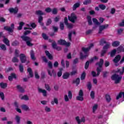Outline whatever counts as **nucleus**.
<instances>
[{
    "label": "nucleus",
    "instance_id": "f257e3e1",
    "mask_svg": "<svg viewBox=\"0 0 124 124\" xmlns=\"http://www.w3.org/2000/svg\"><path fill=\"white\" fill-rule=\"evenodd\" d=\"M103 62H104V61L103 59L100 60V62L96 64L98 67L97 68V74L94 71H93L92 74L93 77L95 76H98L100 74V71H101V67H102V65L103 64Z\"/></svg>",
    "mask_w": 124,
    "mask_h": 124
},
{
    "label": "nucleus",
    "instance_id": "f03ea898",
    "mask_svg": "<svg viewBox=\"0 0 124 124\" xmlns=\"http://www.w3.org/2000/svg\"><path fill=\"white\" fill-rule=\"evenodd\" d=\"M90 49H91L90 47L82 48V50L84 55H83V53H80V59L81 60H83V59H86V58L89 56V51H90Z\"/></svg>",
    "mask_w": 124,
    "mask_h": 124
},
{
    "label": "nucleus",
    "instance_id": "7ed1b4c3",
    "mask_svg": "<svg viewBox=\"0 0 124 124\" xmlns=\"http://www.w3.org/2000/svg\"><path fill=\"white\" fill-rule=\"evenodd\" d=\"M111 79L113 81H114L115 84H119L121 82V80H122V77L117 75H113L111 77Z\"/></svg>",
    "mask_w": 124,
    "mask_h": 124
},
{
    "label": "nucleus",
    "instance_id": "20e7f679",
    "mask_svg": "<svg viewBox=\"0 0 124 124\" xmlns=\"http://www.w3.org/2000/svg\"><path fill=\"white\" fill-rule=\"evenodd\" d=\"M21 38L24 41L26 42V44L28 46H32V44L31 43V39L28 36H22Z\"/></svg>",
    "mask_w": 124,
    "mask_h": 124
},
{
    "label": "nucleus",
    "instance_id": "39448f33",
    "mask_svg": "<svg viewBox=\"0 0 124 124\" xmlns=\"http://www.w3.org/2000/svg\"><path fill=\"white\" fill-rule=\"evenodd\" d=\"M116 52L118 53H120V52H124V47H119L117 48V50H116V49H113L111 52L110 57H113V56H115V54H116Z\"/></svg>",
    "mask_w": 124,
    "mask_h": 124
},
{
    "label": "nucleus",
    "instance_id": "423d86ee",
    "mask_svg": "<svg viewBox=\"0 0 124 124\" xmlns=\"http://www.w3.org/2000/svg\"><path fill=\"white\" fill-rule=\"evenodd\" d=\"M68 19L72 23H75V21H76L77 19V16H76L75 14L72 13L70 16H68Z\"/></svg>",
    "mask_w": 124,
    "mask_h": 124
},
{
    "label": "nucleus",
    "instance_id": "0eeeda50",
    "mask_svg": "<svg viewBox=\"0 0 124 124\" xmlns=\"http://www.w3.org/2000/svg\"><path fill=\"white\" fill-rule=\"evenodd\" d=\"M83 95H84V93H83V91L80 90L78 93V96L77 97V100H79L80 101H83L84 100V98L83 97Z\"/></svg>",
    "mask_w": 124,
    "mask_h": 124
},
{
    "label": "nucleus",
    "instance_id": "6e6552de",
    "mask_svg": "<svg viewBox=\"0 0 124 124\" xmlns=\"http://www.w3.org/2000/svg\"><path fill=\"white\" fill-rule=\"evenodd\" d=\"M72 98V93L71 92V91L68 92V95H65L64 96V99L66 102H68V101H69V99H71Z\"/></svg>",
    "mask_w": 124,
    "mask_h": 124
},
{
    "label": "nucleus",
    "instance_id": "1a4fd4ad",
    "mask_svg": "<svg viewBox=\"0 0 124 124\" xmlns=\"http://www.w3.org/2000/svg\"><path fill=\"white\" fill-rule=\"evenodd\" d=\"M58 42L59 44H60V45H65L66 46H70V43H66V42L64 40H58Z\"/></svg>",
    "mask_w": 124,
    "mask_h": 124
},
{
    "label": "nucleus",
    "instance_id": "9d476101",
    "mask_svg": "<svg viewBox=\"0 0 124 124\" xmlns=\"http://www.w3.org/2000/svg\"><path fill=\"white\" fill-rule=\"evenodd\" d=\"M4 29L9 32H12L14 30V24H11V27L6 26L4 28Z\"/></svg>",
    "mask_w": 124,
    "mask_h": 124
},
{
    "label": "nucleus",
    "instance_id": "9b49d317",
    "mask_svg": "<svg viewBox=\"0 0 124 124\" xmlns=\"http://www.w3.org/2000/svg\"><path fill=\"white\" fill-rule=\"evenodd\" d=\"M109 27V25L105 24L104 25L100 26L99 27V33H101V31H103V30H106Z\"/></svg>",
    "mask_w": 124,
    "mask_h": 124
},
{
    "label": "nucleus",
    "instance_id": "f8f14e48",
    "mask_svg": "<svg viewBox=\"0 0 124 124\" xmlns=\"http://www.w3.org/2000/svg\"><path fill=\"white\" fill-rule=\"evenodd\" d=\"M20 60L21 62H26V61H27V58H26V56L25 55V54H20Z\"/></svg>",
    "mask_w": 124,
    "mask_h": 124
},
{
    "label": "nucleus",
    "instance_id": "ddd939ff",
    "mask_svg": "<svg viewBox=\"0 0 124 124\" xmlns=\"http://www.w3.org/2000/svg\"><path fill=\"white\" fill-rule=\"evenodd\" d=\"M68 21V20H67V17H65L64 23H65V24L67 25V28H68V29H71L72 28H73V25L71 24H68L67 23Z\"/></svg>",
    "mask_w": 124,
    "mask_h": 124
},
{
    "label": "nucleus",
    "instance_id": "4468645a",
    "mask_svg": "<svg viewBox=\"0 0 124 124\" xmlns=\"http://www.w3.org/2000/svg\"><path fill=\"white\" fill-rule=\"evenodd\" d=\"M76 120L78 123V124H80L81 123H84L85 120V117H82L80 120V118H79L78 116H77L76 117Z\"/></svg>",
    "mask_w": 124,
    "mask_h": 124
},
{
    "label": "nucleus",
    "instance_id": "2eb2a0df",
    "mask_svg": "<svg viewBox=\"0 0 124 124\" xmlns=\"http://www.w3.org/2000/svg\"><path fill=\"white\" fill-rule=\"evenodd\" d=\"M9 11L10 13H14V14H16L17 12H18V8L16 7L15 8H11L9 9Z\"/></svg>",
    "mask_w": 124,
    "mask_h": 124
},
{
    "label": "nucleus",
    "instance_id": "dca6fc26",
    "mask_svg": "<svg viewBox=\"0 0 124 124\" xmlns=\"http://www.w3.org/2000/svg\"><path fill=\"white\" fill-rule=\"evenodd\" d=\"M100 44L101 45H102V44H106L107 46H110L111 45V44L110 43H107L106 42V41L104 39H102L100 41Z\"/></svg>",
    "mask_w": 124,
    "mask_h": 124
},
{
    "label": "nucleus",
    "instance_id": "f3484780",
    "mask_svg": "<svg viewBox=\"0 0 124 124\" xmlns=\"http://www.w3.org/2000/svg\"><path fill=\"white\" fill-rule=\"evenodd\" d=\"M14 105L16 108L17 112H18V113H22V111L21 110V109L19 108L18 107H19V104L18 103L15 102L14 103Z\"/></svg>",
    "mask_w": 124,
    "mask_h": 124
},
{
    "label": "nucleus",
    "instance_id": "a211bd4d",
    "mask_svg": "<svg viewBox=\"0 0 124 124\" xmlns=\"http://www.w3.org/2000/svg\"><path fill=\"white\" fill-rule=\"evenodd\" d=\"M3 42H4V43H5L7 46H10V45L9 44V40H8V39H7V38H5L4 36H3Z\"/></svg>",
    "mask_w": 124,
    "mask_h": 124
},
{
    "label": "nucleus",
    "instance_id": "6ab92c4d",
    "mask_svg": "<svg viewBox=\"0 0 124 124\" xmlns=\"http://www.w3.org/2000/svg\"><path fill=\"white\" fill-rule=\"evenodd\" d=\"M45 53L49 60H53V56L52 54H50L49 51L46 50Z\"/></svg>",
    "mask_w": 124,
    "mask_h": 124
},
{
    "label": "nucleus",
    "instance_id": "aec40b11",
    "mask_svg": "<svg viewBox=\"0 0 124 124\" xmlns=\"http://www.w3.org/2000/svg\"><path fill=\"white\" fill-rule=\"evenodd\" d=\"M21 107L25 111H30V108L27 105H22Z\"/></svg>",
    "mask_w": 124,
    "mask_h": 124
},
{
    "label": "nucleus",
    "instance_id": "412c9836",
    "mask_svg": "<svg viewBox=\"0 0 124 124\" xmlns=\"http://www.w3.org/2000/svg\"><path fill=\"white\" fill-rule=\"evenodd\" d=\"M112 46L113 47H118L120 46V42L118 41H115L112 42Z\"/></svg>",
    "mask_w": 124,
    "mask_h": 124
},
{
    "label": "nucleus",
    "instance_id": "4be33fe9",
    "mask_svg": "<svg viewBox=\"0 0 124 124\" xmlns=\"http://www.w3.org/2000/svg\"><path fill=\"white\" fill-rule=\"evenodd\" d=\"M38 92L39 93H43V95L44 96H46V91L45 90H43L41 88H39L38 89Z\"/></svg>",
    "mask_w": 124,
    "mask_h": 124
},
{
    "label": "nucleus",
    "instance_id": "5701e85b",
    "mask_svg": "<svg viewBox=\"0 0 124 124\" xmlns=\"http://www.w3.org/2000/svg\"><path fill=\"white\" fill-rule=\"evenodd\" d=\"M70 74L69 73H65L63 74V79H68L69 78Z\"/></svg>",
    "mask_w": 124,
    "mask_h": 124
},
{
    "label": "nucleus",
    "instance_id": "b1692460",
    "mask_svg": "<svg viewBox=\"0 0 124 124\" xmlns=\"http://www.w3.org/2000/svg\"><path fill=\"white\" fill-rule=\"evenodd\" d=\"M27 71L29 73L30 77H33V74H32V71L31 70V68H28L27 69Z\"/></svg>",
    "mask_w": 124,
    "mask_h": 124
},
{
    "label": "nucleus",
    "instance_id": "393cba45",
    "mask_svg": "<svg viewBox=\"0 0 124 124\" xmlns=\"http://www.w3.org/2000/svg\"><path fill=\"white\" fill-rule=\"evenodd\" d=\"M121 60V56L120 55H117L115 59L113 60L114 62H118L119 61Z\"/></svg>",
    "mask_w": 124,
    "mask_h": 124
},
{
    "label": "nucleus",
    "instance_id": "a878e982",
    "mask_svg": "<svg viewBox=\"0 0 124 124\" xmlns=\"http://www.w3.org/2000/svg\"><path fill=\"white\" fill-rule=\"evenodd\" d=\"M87 21L88 22L89 25H92L93 21H92V17L90 16H87Z\"/></svg>",
    "mask_w": 124,
    "mask_h": 124
},
{
    "label": "nucleus",
    "instance_id": "bb28decb",
    "mask_svg": "<svg viewBox=\"0 0 124 124\" xmlns=\"http://www.w3.org/2000/svg\"><path fill=\"white\" fill-rule=\"evenodd\" d=\"M80 6V3H76L73 7V10H76L77 8H78Z\"/></svg>",
    "mask_w": 124,
    "mask_h": 124
},
{
    "label": "nucleus",
    "instance_id": "cd10ccee",
    "mask_svg": "<svg viewBox=\"0 0 124 124\" xmlns=\"http://www.w3.org/2000/svg\"><path fill=\"white\" fill-rule=\"evenodd\" d=\"M13 78H16V75H15V74H12L11 76H9V80L12 81Z\"/></svg>",
    "mask_w": 124,
    "mask_h": 124
},
{
    "label": "nucleus",
    "instance_id": "c85d7f7f",
    "mask_svg": "<svg viewBox=\"0 0 124 124\" xmlns=\"http://www.w3.org/2000/svg\"><path fill=\"white\" fill-rule=\"evenodd\" d=\"M108 47H103V50L102 51L101 56H103L104 54L107 52V50H108Z\"/></svg>",
    "mask_w": 124,
    "mask_h": 124
},
{
    "label": "nucleus",
    "instance_id": "c756f323",
    "mask_svg": "<svg viewBox=\"0 0 124 124\" xmlns=\"http://www.w3.org/2000/svg\"><path fill=\"white\" fill-rule=\"evenodd\" d=\"M93 23L95 24V25H97L98 26H99L100 25V23L98 22V20L96 18H93Z\"/></svg>",
    "mask_w": 124,
    "mask_h": 124
},
{
    "label": "nucleus",
    "instance_id": "7c9ffc66",
    "mask_svg": "<svg viewBox=\"0 0 124 124\" xmlns=\"http://www.w3.org/2000/svg\"><path fill=\"white\" fill-rule=\"evenodd\" d=\"M55 103V104H58L59 103V101L57 98H54L53 101L51 102V104L52 105H54Z\"/></svg>",
    "mask_w": 124,
    "mask_h": 124
},
{
    "label": "nucleus",
    "instance_id": "2f4dec72",
    "mask_svg": "<svg viewBox=\"0 0 124 124\" xmlns=\"http://www.w3.org/2000/svg\"><path fill=\"white\" fill-rule=\"evenodd\" d=\"M16 88L17 90H18V91L20 92V93H24V92H25V90L20 85H17L16 86Z\"/></svg>",
    "mask_w": 124,
    "mask_h": 124
},
{
    "label": "nucleus",
    "instance_id": "473e14b6",
    "mask_svg": "<svg viewBox=\"0 0 124 124\" xmlns=\"http://www.w3.org/2000/svg\"><path fill=\"white\" fill-rule=\"evenodd\" d=\"M15 120L17 123V124H20V120H21V117L19 116V115H16Z\"/></svg>",
    "mask_w": 124,
    "mask_h": 124
},
{
    "label": "nucleus",
    "instance_id": "72a5a7b5",
    "mask_svg": "<svg viewBox=\"0 0 124 124\" xmlns=\"http://www.w3.org/2000/svg\"><path fill=\"white\" fill-rule=\"evenodd\" d=\"M123 95V97L124 98V92H121L116 97V99H119V98H121V97H122V96Z\"/></svg>",
    "mask_w": 124,
    "mask_h": 124
},
{
    "label": "nucleus",
    "instance_id": "f704fd0d",
    "mask_svg": "<svg viewBox=\"0 0 124 124\" xmlns=\"http://www.w3.org/2000/svg\"><path fill=\"white\" fill-rule=\"evenodd\" d=\"M0 86L2 89H5L7 87V84L2 82L0 83Z\"/></svg>",
    "mask_w": 124,
    "mask_h": 124
},
{
    "label": "nucleus",
    "instance_id": "c9c22d12",
    "mask_svg": "<svg viewBox=\"0 0 124 124\" xmlns=\"http://www.w3.org/2000/svg\"><path fill=\"white\" fill-rule=\"evenodd\" d=\"M31 59L33 61L35 60V57H34V53L32 50L31 51Z\"/></svg>",
    "mask_w": 124,
    "mask_h": 124
},
{
    "label": "nucleus",
    "instance_id": "e433bc0d",
    "mask_svg": "<svg viewBox=\"0 0 124 124\" xmlns=\"http://www.w3.org/2000/svg\"><path fill=\"white\" fill-rule=\"evenodd\" d=\"M21 99H23L24 100H29V96L27 95H24L22 97H20Z\"/></svg>",
    "mask_w": 124,
    "mask_h": 124
},
{
    "label": "nucleus",
    "instance_id": "4c0bfd02",
    "mask_svg": "<svg viewBox=\"0 0 124 124\" xmlns=\"http://www.w3.org/2000/svg\"><path fill=\"white\" fill-rule=\"evenodd\" d=\"M43 20V17H42V16L39 17L38 22L40 24L41 26H43V23L41 22H42Z\"/></svg>",
    "mask_w": 124,
    "mask_h": 124
},
{
    "label": "nucleus",
    "instance_id": "58836bf2",
    "mask_svg": "<svg viewBox=\"0 0 124 124\" xmlns=\"http://www.w3.org/2000/svg\"><path fill=\"white\" fill-rule=\"evenodd\" d=\"M97 107H98V105H97V104H95L93 105V113H94V112H95V111H96V110L97 109Z\"/></svg>",
    "mask_w": 124,
    "mask_h": 124
},
{
    "label": "nucleus",
    "instance_id": "ea45409f",
    "mask_svg": "<svg viewBox=\"0 0 124 124\" xmlns=\"http://www.w3.org/2000/svg\"><path fill=\"white\" fill-rule=\"evenodd\" d=\"M25 25V23L24 22H20L19 23V26L18 27V30L19 31L22 30V28H23V26Z\"/></svg>",
    "mask_w": 124,
    "mask_h": 124
},
{
    "label": "nucleus",
    "instance_id": "a19ab883",
    "mask_svg": "<svg viewBox=\"0 0 124 124\" xmlns=\"http://www.w3.org/2000/svg\"><path fill=\"white\" fill-rule=\"evenodd\" d=\"M106 99L108 102H110V101H111V97H110V95L108 94L106 95Z\"/></svg>",
    "mask_w": 124,
    "mask_h": 124
},
{
    "label": "nucleus",
    "instance_id": "79ce46f5",
    "mask_svg": "<svg viewBox=\"0 0 124 124\" xmlns=\"http://www.w3.org/2000/svg\"><path fill=\"white\" fill-rule=\"evenodd\" d=\"M99 7L100 9H102V10H105V9H106V6L103 4L99 5Z\"/></svg>",
    "mask_w": 124,
    "mask_h": 124
},
{
    "label": "nucleus",
    "instance_id": "37998d69",
    "mask_svg": "<svg viewBox=\"0 0 124 124\" xmlns=\"http://www.w3.org/2000/svg\"><path fill=\"white\" fill-rule=\"evenodd\" d=\"M72 34H75V31L71 32L68 34V38L69 40H71V35H72Z\"/></svg>",
    "mask_w": 124,
    "mask_h": 124
},
{
    "label": "nucleus",
    "instance_id": "c03bdc74",
    "mask_svg": "<svg viewBox=\"0 0 124 124\" xmlns=\"http://www.w3.org/2000/svg\"><path fill=\"white\" fill-rule=\"evenodd\" d=\"M85 78H86V73L84 72L81 76L80 79L81 80H84V79H85Z\"/></svg>",
    "mask_w": 124,
    "mask_h": 124
},
{
    "label": "nucleus",
    "instance_id": "a18cd8bd",
    "mask_svg": "<svg viewBox=\"0 0 124 124\" xmlns=\"http://www.w3.org/2000/svg\"><path fill=\"white\" fill-rule=\"evenodd\" d=\"M36 14L37 15H43V14H44V13L40 10L36 11Z\"/></svg>",
    "mask_w": 124,
    "mask_h": 124
},
{
    "label": "nucleus",
    "instance_id": "49530a36",
    "mask_svg": "<svg viewBox=\"0 0 124 124\" xmlns=\"http://www.w3.org/2000/svg\"><path fill=\"white\" fill-rule=\"evenodd\" d=\"M74 83L76 84L77 86H78V85H79V83H80V78H77L76 80L74 81Z\"/></svg>",
    "mask_w": 124,
    "mask_h": 124
},
{
    "label": "nucleus",
    "instance_id": "de8ad7c7",
    "mask_svg": "<svg viewBox=\"0 0 124 124\" xmlns=\"http://www.w3.org/2000/svg\"><path fill=\"white\" fill-rule=\"evenodd\" d=\"M19 44V42L15 41L12 43L13 46H17Z\"/></svg>",
    "mask_w": 124,
    "mask_h": 124
},
{
    "label": "nucleus",
    "instance_id": "09e8293b",
    "mask_svg": "<svg viewBox=\"0 0 124 124\" xmlns=\"http://www.w3.org/2000/svg\"><path fill=\"white\" fill-rule=\"evenodd\" d=\"M116 12V9L114 8H112L110 9V14H115Z\"/></svg>",
    "mask_w": 124,
    "mask_h": 124
},
{
    "label": "nucleus",
    "instance_id": "8fccbe9b",
    "mask_svg": "<svg viewBox=\"0 0 124 124\" xmlns=\"http://www.w3.org/2000/svg\"><path fill=\"white\" fill-rule=\"evenodd\" d=\"M91 2H92V1H91V0H86L84 1L83 4L86 5L87 4H89V3H91Z\"/></svg>",
    "mask_w": 124,
    "mask_h": 124
},
{
    "label": "nucleus",
    "instance_id": "3c124183",
    "mask_svg": "<svg viewBox=\"0 0 124 124\" xmlns=\"http://www.w3.org/2000/svg\"><path fill=\"white\" fill-rule=\"evenodd\" d=\"M42 37L45 39V40H47L48 39V36H47V35L45 33H43L42 34Z\"/></svg>",
    "mask_w": 124,
    "mask_h": 124
},
{
    "label": "nucleus",
    "instance_id": "603ef678",
    "mask_svg": "<svg viewBox=\"0 0 124 124\" xmlns=\"http://www.w3.org/2000/svg\"><path fill=\"white\" fill-rule=\"evenodd\" d=\"M89 65H90V62L89 61H87L85 65V69H88V67H89Z\"/></svg>",
    "mask_w": 124,
    "mask_h": 124
},
{
    "label": "nucleus",
    "instance_id": "864d4df0",
    "mask_svg": "<svg viewBox=\"0 0 124 124\" xmlns=\"http://www.w3.org/2000/svg\"><path fill=\"white\" fill-rule=\"evenodd\" d=\"M0 97H1L2 100L4 99V94L2 92L0 93Z\"/></svg>",
    "mask_w": 124,
    "mask_h": 124
},
{
    "label": "nucleus",
    "instance_id": "5fc2aeb1",
    "mask_svg": "<svg viewBox=\"0 0 124 124\" xmlns=\"http://www.w3.org/2000/svg\"><path fill=\"white\" fill-rule=\"evenodd\" d=\"M62 69H60V71L58 73V77H61V76L62 75Z\"/></svg>",
    "mask_w": 124,
    "mask_h": 124
},
{
    "label": "nucleus",
    "instance_id": "6e6d98bb",
    "mask_svg": "<svg viewBox=\"0 0 124 124\" xmlns=\"http://www.w3.org/2000/svg\"><path fill=\"white\" fill-rule=\"evenodd\" d=\"M45 110L46 112H51V108L48 107H46L45 108Z\"/></svg>",
    "mask_w": 124,
    "mask_h": 124
},
{
    "label": "nucleus",
    "instance_id": "4d7b16f0",
    "mask_svg": "<svg viewBox=\"0 0 124 124\" xmlns=\"http://www.w3.org/2000/svg\"><path fill=\"white\" fill-rule=\"evenodd\" d=\"M97 59H98V58H97L96 56H95L94 58L91 59L90 62H94V61L97 60Z\"/></svg>",
    "mask_w": 124,
    "mask_h": 124
},
{
    "label": "nucleus",
    "instance_id": "13d9d810",
    "mask_svg": "<svg viewBox=\"0 0 124 124\" xmlns=\"http://www.w3.org/2000/svg\"><path fill=\"white\" fill-rule=\"evenodd\" d=\"M91 98H94V92L92 91L90 93Z\"/></svg>",
    "mask_w": 124,
    "mask_h": 124
},
{
    "label": "nucleus",
    "instance_id": "bf43d9fd",
    "mask_svg": "<svg viewBox=\"0 0 124 124\" xmlns=\"http://www.w3.org/2000/svg\"><path fill=\"white\" fill-rule=\"evenodd\" d=\"M35 77L36 79H39L40 77L37 71L35 72Z\"/></svg>",
    "mask_w": 124,
    "mask_h": 124
},
{
    "label": "nucleus",
    "instance_id": "052dcab7",
    "mask_svg": "<svg viewBox=\"0 0 124 124\" xmlns=\"http://www.w3.org/2000/svg\"><path fill=\"white\" fill-rule=\"evenodd\" d=\"M87 87L89 91H91V89H92V84L90 82H89L88 83Z\"/></svg>",
    "mask_w": 124,
    "mask_h": 124
},
{
    "label": "nucleus",
    "instance_id": "680f3d73",
    "mask_svg": "<svg viewBox=\"0 0 124 124\" xmlns=\"http://www.w3.org/2000/svg\"><path fill=\"white\" fill-rule=\"evenodd\" d=\"M30 27H31V28H32V29H34L36 27V24H35V23H31Z\"/></svg>",
    "mask_w": 124,
    "mask_h": 124
},
{
    "label": "nucleus",
    "instance_id": "e2e57ef3",
    "mask_svg": "<svg viewBox=\"0 0 124 124\" xmlns=\"http://www.w3.org/2000/svg\"><path fill=\"white\" fill-rule=\"evenodd\" d=\"M19 70L20 72H23V71H24V67H23V65H19Z\"/></svg>",
    "mask_w": 124,
    "mask_h": 124
},
{
    "label": "nucleus",
    "instance_id": "0e129e2a",
    "mask_svg": "<svg viewBox=\"0 0 124 124\" xmlns=\"http://www.w3.org/2000/svg\"><path fill=\"white\" fill-rule=\"evenodd\" d=\"M12 61L13 62H18V60L17 59L16 57H14V58L12 60Z\"/></svg>",
    "mask_w": 124,
    "mask_h": 124
},
{
    "label": "nucleus",
    "instance_id": "69168bd1",
    "mask_svg": "<svg viewBox=\"0 0 124 124\" xmlns=\"http://www.w3.org/2000/svg\"><path fill=\"white\" fill-rule=\"evenodd\" d=\"M60 29L62 30L64 29V25H63V23H60Z\"/></svg>",
    "mask_w": 124,
    "mask_h": 124
},
{
    "label": "nucleus",
    "instance_id": "338daca9",
    "mask_svg": "<svg viewBox=\"0 0 124 124\" xmlns=\"http://www.w3.org/2000/svg\"><path fill=\"white\" fill-rule=\"evenodd\" d=\"M57 12H58V9H57L56 8H54L52 10L53 14H57Z\"/></svg>",
    "mask_w": 124,
    "mask_h": 124
},
{
    "label": "nucleus",
    "instance_id": "774afa93",
    "mask_svg": "<svg viewBox=\"0 0 124 124\" xmlns=\"http://www.w3.org/2000/svg\"><path fill=\"white\" fill-rule=\"evenodd\" d=\"M26 124H33V123H32V121L31 120H27L26 122Z\"/></svg>",
    "mask_w": 124,
    "mask_h": 124
}]
</instances>
